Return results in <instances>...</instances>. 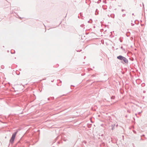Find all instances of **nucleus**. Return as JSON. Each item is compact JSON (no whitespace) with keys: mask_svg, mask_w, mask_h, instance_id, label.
Instances as JSON below:
<instances>
[{"mask_svg":"<svg viewBox=\"0 0 147 147\" xmlns=\"http://www.w3.org/2000/svg\"><path fill=\"white\" fill-rule=\"evenodd\" d=\"M17 132H15L12 134V137L10 140V142H11V144H13V143Z\"/></svg>","mask_w":147,"mask_h":147,"instance_id":"obj_1","label":"nucleus"},{"mask_svg":"<svg viewBox=\"0 0 147 147\" xmlns=\"http://www.w3.org/2000/svg\"><path fill=\"white\" fill-rule=\"evenodd\" d=\"M122 60H123V61L125 63H127L128 62V61L127 59L124 57H123V59H122Z\"/></svg>","mask_w":147,"mask_h":147,"instance_id":"obj_2","label":"nucleus"},{"mask_svg":"<svg viewBox=\"0 0 147 147\" xmlns=\"http://www.w3.org/2000/svg\"><path fill=\"white\" fill-rule=\"evenodd\" d=\"M123 57L121 56H119L117 57V58L120 59V60H122V59H123Z\"/></svg>","mask_w":147,"mask_h":147,"instance_id":"obj_3","label":"nucleus"}]
</instances>
